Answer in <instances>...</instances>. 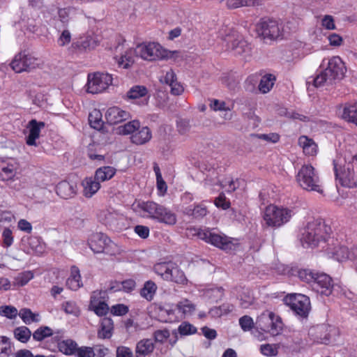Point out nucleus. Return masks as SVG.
<instances>
[{
  "mask_svg": "<svg viewBox=\"0 0 357 357\" xmlns=\"http://www.w3.org/2000/svg\"><path fill=\"white\" fill-rule=\"evenodd\" d=\"M334 172L340 184L346 188H357V153L346 151L344 156L333 160Z\"/></svg>",
  "mask_w": 357,
  "mask_h": 357,
  "instance_id": "obj_1",
  "label": "nucleus"
},
{
  "mask_svg": "<svg viewBox=\"0 0 357 357\" xmlns=\"http://www.w3.org/2000/svg\"><path fill=\"white\" fill-rule=\"evenodd\" d=\"M321 66L324 68L313 79L314 86L319 87L325 84H331L335 80L343 79L347 72L344 63L340 56H332L329 59H324L322 61Z\"/></svg>",
  "mask_w": 357,
  "mask_h": 357,
  "instance_id": "obj_2",
  "label": "nucleus"
},
{
  "mask_svg": "<svg viewBox=\"0 0 357 357\" xmlns=\"http://www.w3.org/2000/svg\"><path fill=\"white\" fill-rule=\"evenodd\" d=\"M330 228L321 219L309 222L302 234L301 241L308 246L316 247L320 242L324 241L329 233Z\"/></svg>",
  "mask_w": 357,
  "mask_h": 357,
  "instance_id": "obj_3",
  "label": "nucleus"
},
{
  "mask_svg": "<svg viewBox=\"0 0 357 357\" xmlns=\"http://www.w3.org/2000/svg\"><path fill=\"white\" fill-rule=\"evenodd\" d=\"M294 214L292 208L270 204L264 211L263 220L267 227L279 228L289 222Z\"/></svg>",
  "mask_w": 357,
  "mask_h": 357,
  "instance_id": "obj_4",
  "label": "nucleus"
},
{
  "mask_svg": "<svg viewBox=\"0 0 357 357\" xmlns=\"http://www.w3.org/2000/svg\"><path fill=\"white\" fill-rule=\"evenodd\" d=\"M178 52H171L155 42L142 43L135 47V56L143 60L153 61L173 57Z\"/></svg>",
  "mask_w": 357,
  "mask_h": 357,
  "instance_id": "obj_5",
  "label": "nucleus"
},
{
  "mask_svg": "<svg viewBox=\"0 0 357 357\" xmlns=\"http://www.w3.org/2000/svg\"><path fill=\"white\" fill-rule=\"evenodd\" d=\"M296 181L304 190L323 194L320 178L314 168L310 165H304L296 174Z\"/></svg>",
  "mask_w": 357,
  "mask_h": 357,
  "instance_id": "obj_6",
  "label": "nucleus"
},
{
  "mask_svg": "<svg viewBox=\"0 0 357 357\" xmlns=\"http://www.w3.org/2000/svg\"><path fill=\"white\" fill-rule=\"evenodd\" d=\"M195 234L202 240L223 250H231L235 245L231 239L225 234H216L208 229H195Z\"/></svg>",
  "mask_w": 357,
  "mask_h": 357,
  "instance_id": "obj_7",
  "label": "nucleus"
},
{
  "mask_svg": "<svg viewBox=\"0 0 357 357\" xmlns=\"http://www.w3.org/2000/svg\"><path fill=\"white\" fill-rule=\"evenodd\" d=\"M256 323L261 330L273 336L280 334L283 328L281 318L269 310L263 312L257 317Z\"/></svg>",
  "mask_w": 357,
  "mask_h": 357,
  "instance_id": "obj_8",
  "label": "nucleus"
},
{
  "mask_svg": "<svg viewBox=\"0 0 357 357\" xmlns=\"http://www.w3.org/2000/svg\"><path fill=\"white\" fill-rule=\"evenodd\" d=\"M258 35L264 38L277 39L283 36L284 29L282 23L272 19H261L256 24Z\"/></svg>",
  "mask_w": 357,
  "mask_h": 357,
  "instance_id": "obj_9",
  "label": "nucleus"
},
{
  "mask_svg": "<svg viewBox=\"0 0 357 357\" xmlns=\"http://www.w3.org/2000/svg\"><path fill=\"white\" fill-rule=\"evenodd\" d=\"M112 83V75L108 73H89L86 85V91L93 94L102 93L105 91Z\"/></svg>",
  "mask_w": 357,
  "mask_h": 357,
  "instance_id": "obj_10",
  "label": "nucleus"
},
{
  "mask_svg": "<svg viewBox=\"0 0 357 357\" xmlns=\"http://www.w3.org/2000/svg\"><path fill=\"white\" fill-rule=\"evenodd\" d=\"M10 66L17 73L28 72L38 66V59L31 54L20 52L15 56Z\"/></svg>",
  "mask_w": 357,
  "mask_h": 357,
  "instance_id": "obj_11",
  "label": "nucleus"
},
{
  "mask_svg": "<svg viewBox=\"0 0 357 357\" xmlns=\"http://www.w3.org/2000/svg\"><path fill=\"white\" fill-rule=\"evenodd\" d=\"M286 303L297 314L306 317L310 309V302L307 296L303 294H291L285 298Z\"/></svg>",
  "mask_w": 357,
  "mask_h": 357,
  "instance_id": "obj_12",
  "label": "nucleus"
},
{
  "mask_svg": "<svg viewBox=\"0 0 357 357\" xmlns=\"http://www.w3.org/2000/svg\"><path fill=\"white\" fill-rule=\"evenodd\" d=\"M313 288L322 295L329 296L333 288L332 278L326 273H317L313 281Z\"/></svg>",
  "mask_w": 357,
  "mask_h": 357,
  "instance_id": "obj_13",
  "label": "nucleus"
},
{
  "mask_svg": "<svg viewBox=\"0 0 357 357\" xmlns=\"http://www.w3.org/2000/svg\"><path fill=\"white\" fill-rule=\"evenodd\" d=\"M109 243H111V241L109 238L101 232L92 234L88 239V244L95 253L104 252Z\"/></svg>",
  "mask_w": 357,
  "mask_h": 357,
  "instance_id": "obj_14",
  "label": "nucleus"
},
{
  "mask_svg": "<svg viewBox=\"0 0 357 357\" xmlns=\"http://www.w3.org/2000/svg\"><path fill=\"white\" fill-rule=\"evenodd\" d=\"M162 205L153 201L139 202L137 205V211L144 218L155 220L158 217Z\"/></svg>",
  "mask_w": 357,
  "mask_h": 357,
  "instance_id": "obj_15",
  "label": "nucleus"
},
{
  "mask_svg": "<svg viewBox=\"0 0 357 357\" xmlns=\"http://www.w3.org/2000/svg\"><path fill=\"white\" fill-rule=\"evenodd\" d=\"M129 112L117 107L109 108L105 113V119L108 123L113 125L121 123L130 119Z\"/></svg>",
  "mask_w": 357,
  "mask_h": 357,
  "instance_id": "obj_16",
  "label": "nucleus"
},
{
  "mask_svg": "<svg viewBox=\"0 0 357 357\" xmlns=\"http://www.w3.org/2000/svg\"><path fill=\"white\" fill-rule=\"evenodd\" d=\"M45 126L43 121H37L36 119L31 120L27 126L29 133L26 137V142L29 146H37L36 140L39 138L40 131Z\"/></svg>",
  "mask_w": 357,
  "mask_h": 357,
  "instance_id": "obj_17",
  "label": "nucleus"
},
{
  "mask_svg": "<svg viewBox=\"0 0 357 357\" xmlns=\"http://www.w3.org/2000/svg\"><path fill=\"white\" fill-rule=\"evenodd\" d=\"M127 97L130 100L142 98V105H147L149 102L148 89L144 86L135 85L127 92Z\"/></svg>",
  "mask_w": 357,
  "mask_h": 357,
  "instance_id": "obj_18",
  "label": "nucleus"
},
{
  "mask_svg": "<svg viewBox=\"0 0 357 357\" xmlns=\"http://www.w3.org/2000/svg\"><path fill=\"white\" fill-rule=\"evenodd\" d=\"M152 138V132L147 126L137 129L130 137L131 142L137 145H143L149 142Z\"/></svg>",
  "mask_w": 357,
  "mask_h": 357,
  "instance_id": "obj_19",
  "label": "nucleus"
},
{
  "mask_svg": "<svg viewBox=\"0 0 357 357\" xmlns=\"http://www.w3.org/2000/svg\"><path fill=\"white\" fill-rule=\"evenodd\" d=\"M298 144L302 147L303 151L306 155L314 156L317 153V144L312 139L305 135H302L298 138Z\"/></svg>",
  "mask_w": 357,
  "mask_h": 357,
  "instance_id": "obj_20",
  "label": "nucleus"
},
{
  "mask_svg": "<svg viewBox=\"0 0 357 357\" xmlns=\"http://www.w3.org/2000/svg\"><path fill=\"white\" fill-rule=\"evenodd\" d=\"M82 186L84 196L90 198L98 191L100 184L94 177H89L83 180Z\"/></svg>",
  "mask_w": 357,
  "mask_h": 357,
  "instance_id": "obj_21",
  "label": "nucleus"
},
{
  "mask_svg": "<svg viewBox=\"0 0 357 357\" xmlns=\"http://www.w3.org/2000/svg\"><path fill=\"white\" fill-rule=\"evenodd\" d=\"M56 191L61 198L69 199L76 194V185L63 181L58 183Z\"/></svg>",
  "mask_w": 357,
  "mask_h": 357,
  "instance_id": "obj_22",
  "label": "nucleus"
},
{
  "mask_svg": "<svg viewBox=\"0 0 357 357\" xmlns=\"http://www.w3.org/2000/svg\"><path fill=\"white\" fill-rule=\"evenodd\" d=\"M155 348L154 343L151 339L145 338L141 340L136 345L137 357H144L151 354Z\"/></svg>",
  "mask_w": 357,
  "mask_h": 357,
  "instance_id": "obj_23",
  "label": "nucleus"
},
{
  "mask_svg": "<svg viewBox=\"0 0 357 357\" xmlns=\"http://www.w3.org/2000/svg\"><path fill=\"white\" fill-rule=\"evenodd\" d=\"M341 116L343 119L357 126V102L345 104Z\"/></svg>",
  "mask_w": 357,
  "mask_h": 357,
  "instance_id": "obj_24",
  "label": "nucleus"
},
{
  "mask_svg": "<svg viewBox=\"0 0 357 357\" xmlns=\"http://www.w3.org/2000/svg\"><path fill=\"white\" fill-rule=\"evenodd\" d=\"M135 48L134 50L129 49L126 50L121 56L115 57V59L118 63L119 67L123 69H128L133 65L135 62Z\"/></svg>",
  "mask_w": 357,
  "mask_h": 357,
  "instance_id": "obj_25",
  "label": "nucleus"
},
{
  "mask_svg": "<svg viewBox=\"0 0 357 357\" xmlns=\"http://www.w3.org/2000/svg\"><path fill=\"white\" fill-rule=\"evenodd\" d=\"M27 253L35 254L36 255H42L45 252V245L40 239L36 236H31L28 238Z\"/></svg>",
  "mask_w": 357,
  "mask_h": 357,
  "instance_id": "obj_26",
  "label": "nucleus"
},
{
  "mask_svg": "<svg viewBox=\"0 0 357 357\" xmlns=\"http://www.w3.org/2000/svg\"><path fill=\"white\" fill-rule=\"evenodd\" d=\"M113 321L109 318H104L98 331V337L100 339H109L112 335Z\"/></svg>",
  "mask_w": 357,
  "mask_h": 357,
  "instance_id": "obj_27",
  "label": "nucleus"
},
{
  "mask_svg": "<svg viewBox=\"0 0 357 357\" xmlns=\"http://www.w3.org/2000/svg\"><path fill=\"white\" fill-rule=\"evenodd\" d=\"M155 220L160 222L174 225L176 222V215L175 213L162 205L158 217H157Z\"/></svg>",
  "mask_w": 357,
  "mask_h": 357,
  "instance_id": "obj_28",
  "label": "nucleus"
},
{
  "mask_svg": "<svg viewBox=\"0 0 357 357\" xmlns=\"http://www.w3.org/2000/svg\"><path fill=\"white\" fill-rule=\"evenodd\" d=\"M166 280L181 284H184L187 282L184 273L174 263Z\"/></svg>",
  "mask_w": 357,
  "mask_h": 357,
  "instance_id": "obj_29",
  "label": "nucleus"
},
{
  "mask_svg": "<svg viewBox=\"0 0 357 357\" xmlns=\"http://www.w3.org/2000/svg\"><path fill=\"white\" fill-rule=\"evenodd\" d=\"M81 276L78 268L73 266L71 268V275L66 281L67 287L72 290L78 289L81 285Z\"/></svg>",
  "mask_w": 357,
  "mask_h": 357,
  "instance_id": "obj_30",
  "label": "nucleus"
},
{
  "mask_svg": "<svg viewBox=\"0 0 357 357\" xmlns=\"http://www.w3.org/2000/svg\"><path fill=\"white\" fill-rule=\"evenodd\" d=\"M116 173L114 168L112 167H103L98 169L94 178L100 183L112 178Z\"/></svg>",
  "mask_w": 357,
  "mask_h": 357,
  "instance_id": "obj_31",
  "label": "nucleus"
},
{
  "mask_svg": "<svg viewBox=\"0 0 357 357\" xmlns=\"http://www.w3.org/2000/svg\"><path fill=\"white\" fill-rule=\"evenodd\" d=\"M176 308L184 316H189L195 311L196 305L188 299H183L176 304Z\"/></svg>",
  "mask_w": 357,
  "mask_h": 357,
  "instance_id": "obj_32",
  "label": "nucleus"
},
{
  "mask_svg": "<svg viewBox=\"0 0 357 357\" xmlns=\"http://www.w3.org/2000/svg\"><path fill=\"white\" fill-rule=\"evenodd\" d=\"M59 350L66 355H73L77 353L79 347L76 342L72 340H63L59 344Z\"/></svg>",
  "mask_w": 357,
  "mask_h": 357,
  "instance_id": "obj_33",
  "label": "nucleus"
},
{
  "mask_svg": "<svg viewBox=\"0 0 357 357\" xmlns=\"http://www.w3.org/2000/svg\"><path fill=\"white\" fill-rule=\"evenodd\" d=\"M275 81V77L271 74L263 76L259 84V90L263 93L269 92L273 88Z\"/></svg>",
  "mask_w": 357,
  "mask_h": 357,
  "instance_id": "obj_34",
  "label": "nucleus"
},
{
  "mask_svg": "<svg viewBox=\"0 0 357 357\" xmlns=\"http://www.w3.org/2000/svg\"><path fill=\"white\" fill-rule=\"evenodd\" d=\"M18 315L26 324H31L39 321V314L33 313L29 308H22L18 312Z\"/></svg>",
  "mask_w": 357,
  "mask_h": 357,
  "instance_id": "obj_35",
  "label": "nucleus"
},
{
  "mask_svg": "<svg viewBox=\"0 0 357 357\" xmlns=\"http://www.w3.org/2000/svg\"><path fill=\"white\" fill-rule=\"evenodd\" d=\"M90 126L96 130H100L103 126L102 114L100 110L94 109L89 115Z\"/></svg>",
  "mask_w": 357,
  "mask_h": 357,
  "instance_id": "obj_36",
  "label": "nucleus"
},
{
  "mask_svg": "<svg viewBox=\"0 0 357 357\" xmlns=\"http://www.w3.org/2000/svg\"><path fill=\"white\" fill-rule=\"evenodd\" d=\"M185 214L192 215L195 218H202L206 215L208 213L207 208L203 204H199L194 206L193 208L188 207L185 209Z\"/></svg>",
  "mask_w": 357,
  "mask_h": 357,
  "instance_id": "obj_37",
  "label": "nucleus"
},
{
  "mask_svg": "<svg viewBox=\"0 0 357 357\" xmlns=\"http://www.w3.org/2000/svg\"><path fill=\"white\" fill-rule=\"evenodd\" d=\"M157 289L156 284L152 281L145 282L144 287L141 289V296L147 301H151Z\"/></svg>",
  "mask_w": 357,
  "mask_h": 357,
  "instance_id": "obj_38",
  "label": "nucleus"
},
{
  "mask_svg": "<svg viewBox=\"0 0 357 357\" xmlns=\"http://www.w3.org/2000/svg\"><path fill=\"white\" fill-rule=\"evenodd\" d=\"M280 345L278 344H262L259 347L260 353L267 357L276 356L278 354Z\"/></svg>",
  "mask_w": 357,
  "mask_h": 357,
  "instance_id": "obj_39",
  "label": "nucleus"
},
{
  "mask_svg": "<svg viewBox=\"0 0 357 357\" xmlns=\"http://www.w3.org/2000/svg\"><path fill=\"white\" fill-rule=\"evenodd\" d=\"M140 127V123L137 121H131L118 128L119 132L123 135H133Z\"/></svg>",
  "mask_w": 357,
  "mask_h": 357,
  "instance_id": "obj_40",
  "label": "nucleus"
},
{
  "mask_svg": "<svg viewBox=\"0 0 357 357\" xmlns=\"http://www.w3.org/2000/svg\"><path fill=\"white\" fill-rule=\"evenodd\" d=\"M332 257L338 261H343L349 258L348 248L343 245H337L331 252Z\"/></svg>",
  "mask_w": 357,
  "mask_h": 357,
  "instance_id": "obj_41",
  "label": "nucleus"
},
{
  "mask_svg": "<svg viewBox=\"0 0 357 357\" xmlns=\"http://www.w3.org/2000/svg\"><path fill=\"white\" fill-rule=\"evenodd\" d=\"M172 262H162L156 264L154 267V271L160 275L164 280H167L169 273L172 266Z\"/></svg>",
  "mask_w": 357,
  "mask_h": 357,
  "instance_id": "obj_42",
  "label": "nucleus"
},
{
  "mask_svg": "<svg viewBox=\"0 0 357 357\" xmlns=\"http://www.w3.org/2000/svg\"><path fill=\"white\" fill-rule=\"evenodd\" d=\"M15 337L21 342L25 343L31 337V332L26 326H20L14 330Z\"/></svg>",
  "mask_w": 357,
  "mask_h": 357,
  "instance_id": "obj_43",
  "label": "nucleus"
},
{
  "mask_svg": "<svg viewBox=\"0 0 357 357\" xmlns=\"http://www.w3.org/2000/svg\"><path fill=\"white\" fill-rule=\"evenodd\" d=\"M52 328L48 326H41L33 333V338L36 341H42L46 337L52 336Z\"/></svg>",
  "mask_w": 357,
  "mask_h": 357,
  "instance_id": "obj_44",
  "label": "nucleus"
},
{
  "mask_svg": "<svg viewBox=\"0 0 357 357\" xmlns=\"http://www.w3.org/2000/svg\"><path fill=\"white\" fill-rule=\"evenodd\" d=\"M75 11V8L72 6L59 8L57 13L59 20L63 24H67L69 22L70 15L74 13Z\"/></svg>",
  "mask_w": 357,
  "mask_h": 357,
  "instance_id": "obj_45",
  "label": "nucleus"
},
{
  "mask_svg": "<svg viewBox=\"0 0 357 357\" xmlns=\"http://www.w3.org/2000/svg\"><path fill=\"white\" fill-rule=\"evenodd\" d=\"M254 297L250 290H243L240 295V305L243 308H248L254 303Z\"/></svg>",
  "mask_w": 357,
  "mask_h": 357,
  "instance_id": "obj_46",
  "label": "nucleus"
},
{
  "mask_svg": "<svg viewBox=\"0 0 357 357\" xmlns=\"http://www.w3.org/2000/svg\"><path fill=\"white\" fill-rule=\"evenodd\" d=\"M224 295V289L222 287H214L206 289L204 291V296L213 301H218L221 299Z\"/></svg>",
  "mask_w": 357,
  "mask_h": 357,
  "instance_id": "obj_47",
  "label": "nucleus"
},
{
  "mask_svg": "<svg viewBox=\"0 0 357 357\" xmlns=\"http://www.w3.org/2000/svg\"><path fill=\"white\" fill-rule=\"evenodd\" d=\"M0 313L9 319H14L18 315V310L13 305H5L0 306Z\"/></svg>",
  "mask_w": 357,
  "mask_h": 357,
  "instance_id": "obj_48",
  "label": "nucleus"
},
{
  "mask_svg": "<svg viewBox=\"0 0 357 357\" xmlns=\"http://www.w3.org/2000/svg\"><path fill=\"white\" fill-rule=\"evenodd\" d=\"M229 47L234 50L236 54H242L249 50L245 41L238 40H233L229 45Z\"/></svg>",
  "mask_w": 357,
  "mask_h": 357,
  "instance_id": "obj_49",
  "label": "nucleus"
},
{
  "mask_svg": "<svg viewBox=\"0 0 357 357\" xmlns=\"http://www.w3.org/2000/svg\"><path fill=\"white\" fill-rule=\"evenodd\" d=\"M227 6L229 9H235L243 6L255 5V0H227Z\"/></svg>",
  "mask_w": 357,
  "mask_h": 357,
  "instance_id": "obj_50",
  "label": "nucleus"
},
{
  "mask_svg": "<svg viewBox=\"0 0 357 357\" xmlns=\"http://www.w3.org/2000/svg\"><path fill=\"white\" fill-rule=\"evenodd\" d=\"M316 274L317 273L307 268L300 269L297 272L299 279L307 283L313 282Z\"/></svg>",
  "mask_w": 357,
  "mask_h": 357,
  "instance_id": "obj_51",
  "label": "nucleus"
},
{
  "mask_svg": "<svg viewBox=\"0 0 357 357\" xmlns=\"http://www.w3.org/2000/svg\"><path fill=\"white\" fill-rule=\"evenodd\" d=\"M89 307L98 316L106 315L109 312V307L105 301H100L95 305H89Z\"/></svg>",
  "mask_w": 357,
  "mask_h": 357,
  "instance_id": "obj_52",
  "label": "nucleus"
},
{
  "mask_svg": "<svg viewBox=\"0 0 357 357\" xmlns=\"http://www.w3.org/2000/svg\"><path fill=\"white\" fill-rule=\"evenodd\" d=\"M62 308L66 314L78 316L79 314V309L76 303L73 301H66L62 304Z\"/></svg>",
  "mask_w": 357,
  "mask_h": 357,
  "instance_id": "obj_53",
  "label": "nucleus"
},
{
  "mask_svg": "<svg viewBox=\"0 0 357 357\" xmlns=\"http://www.w3.org/2000/svg\"><path fill=\"white\" fill-rule=\"evenodd\" d=\"M170 336V333L167 329L157 330L153 333L155 341L160 343L165 342Z\"/></svg>",
  "mask_w": 357,
  "mask_h": 357,
  "instance_id": "obj_54",
  "label": "nucleus"
},
{
  "mask_svg": "<svg viewBox=\"0 0 357 357\" xmlns=\"http://www.w3.org/2000/svg\"><path fill=\"white\" fill-rule=\"evenodd\" d=\"M71 41V33L68 29L63 30L60 34L57 44L59 47H64L68 45Z\"/></svg>",
  "mask_w": 357,
  "mask_h": 357,
  "instance_id": "obj_55",
  "label": "nucleus"
},
{
  "mask_svg": "<svg viewBox=\"0 0 357 357\" xmlns=\"http://www.w3.org/2000/svg\"><path fill=\"white\" fill-rule=\"evenodd\" d=\"M239 324L244 331H250L254 326L253 319L248 315L240 318Z\"/></svg>",
  "mask_w": 357,
  "mask_h": 357,
  "instance_id": "obj_56",
  "label": "nucleus"
},
{
  "mask_svg": "<svg viewBox=\"0 0 357 357\" xmlns=\"http://www.w3.org/2000/svg\"><path fill=\"white\" fill-rule=\"evenodd\" d=\"M3 245L8 248L13 243V232L9 228H5L2 233Z\"/></svg>",
  "mask_w": 357,
  "mask_h": 357,
  "instance_id": "obj_57",
  "label": "nucleus"
},
{
  "mask_svg": "<svg viewBox=\"0 0 357 357\" xmlns=\"http://www.w3.org/2000/svg\"><path fill=\"white\" fill-rule=\"evenodd\" d=\"M77 356V357H95V350L92 347L83 346L79 347Z\"/></svg>",
  "mask_w": 357,
  "mask_h": 357,
  "instance_id": "obj_58",
  "label": "nucleus"
},
{
  "mask_svg": "<svg viewBox=\"0 0 357 357\" xmlns=\"http://www.w3.org/2000/svg\"><path fill=\"white\" fill-rule=\"evenodd\" d=\"M209 106L213 111L230 110V109L226 106V102L225 101H220L217 99L211 100Z\"/></svg>",
  "mask_w": 357,
  "mask_h": 357,
  "instance_id": "obj_59",
  "label": "nucleus"
},
{
  "mask_svg": "<svg viewBox=\"0 0 357 357\" xmlns=\"http://www.w3.org/2000/svg\"><path fill=\"white\" fill-rule=\"evenodd\" d=\"M214 203L217 207L221 208L224 210L230 207V202L229 201L227 200L224 193H220L219 196L215 199Z\"/></svg>",
  "mask_w": 357,
  "mask_h": 357,
  "instance_id": "obj_60",
  "label": "nucleus"
},
{
  "mask_svg": "<svg viewBox=\"0 0 357 357\" xmlns=\"http://www.w3.org/2000/svg\"><path fill=\"white\" fill-rule=\"evenodd\" d=\"M321 26L328 30L335 29L334 18L332 15H326L321 19Z\"/></svg>",
  "mask_w": 357,
  "mask_h": 357,
  "instance_id": "obj_61",
  "label": "nucleus"
},
{
  "mask_svg": "<svg viewBox=\"0 0 357 357\" xmlns=\"http://www.w3.org/2000/svg\"><path fill=\"white\" fill-rule=\"evenodd\" d=\"M178 331L181 335H187L196 333L197 329L194 326H192L190 324L183 323L178 327Z\"/></svg>",
  "mask_w": 357,
  "mask_h": 357,
  "instance_id": "obj_62",
  "label": "nucleus"
},
{
  "mask_svg": "<svg viewBox=\"0 0 357 357\" xmlns=\"http://www.w3.org/2000/svg\"><path fill=\"white\" fill-rule=\"evenodd\" d=\"M90 40H91L89 37L80 38V40L76 43H73L72 44V47L78 50H86L90 47Z\"/></svg>",
  "mask_w": 357,
  "mask_h": 357,
  "instance_id": "obj_63",
  "label": "nucleus"
},
{
  "mask_svg": "<svg viewBox=\"0 0 357 357\" xmlns=\"http://www.w3.org/2000/svg\"><path fill=\"white\" fill-rule=\"evenodd\" d=\"M116 357H132V352L128 347H119L116 349Z\"/></svg>",
  "mask_w": 357,
  "mask_h": 357,
  "instance_id": "obj_64",
  "label": "nucleus"
}]
</instances>
